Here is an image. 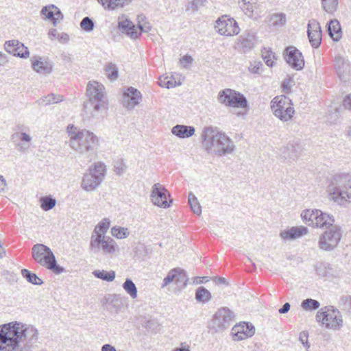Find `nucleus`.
Wrapping results in <instances>:
<instances>
[{"instance_id": "1", "label": "nucleus", "mask_w": 351, "mask_h": 351, "mask_svg": "<svg viewBox=\"0 0 351 351\" xmlns=\"http://www.w3.org/2000/svg\"><path fill=\"white\" fill-rule=\"evenodd\" d=\"M38 338L34 325L17 321L0 325V351H32Z\"/></svg>"}, {"instance_id": "2", "label": "nucleus", "mask_w": 351, "mask_h": 351, "mask_svg": "<svg viewBox=\"0 0 351 351\" xmlns=\"http://www.w3.org/2000/svg\"><path fill=\"white\" fill-rule=\"evenodd\" d=\"M202 143L208 153L218 156L232 154L236 148L234 141L219 128L205 126L201 133Z\"/></svg>"}, {"instance_id": "3", "label": "nucleus", "mask_w": 351, "mask_h": 351, "mask_svg": "<svg viewBox=\"0 0 351 351\" xmlns=\"http://www.w3.org/2000/svg\"><path fill=\"white\" fill-rule=\"evenodd\" d=\"M66 131V145L76 153L86 154L89 160H92V155L96 153L99 146V138L93 132L80 129L73 125H69Z\"/></svg>"}, {"instance_id": "4", "label": "nucleus", "mask_w": 351, "mask_h": 351, "mask_svg": "<svg viewBox=\"0 0 351 351\" xmlns=\"http://www.w3.org/2000/svg\"><path fill=\"white\" fill-rule=\"evenodd\" d=\"M88 101L84 112L88 118H98L106 112L108 101L104 85L97 81H90L86 86Z\"/></svg>"}, {"instance_id": "5", "label": "nucleus", "mask_w": 351, "mask_h": 351, "mask_svg": "<svg viewBox=\"0 0 351 351\" xmlns=\"http://www.w3.org/2000/svg\"><path fill=\"white\" fill-rule=\"evenodd\" d=\"M326 192L330 200L339 205L351 202V177L347 174H336L329 180Z\"/></svg>"}, {"instance_id": "6", "label": "nucleus", "mask_w": 351, "mask_h": 351, "mask_svg": "<svg viewBox=\"0 0 351 351\" xmlns=\"http://www.w3.org/2000/svg\"><path fill=\"white\" fill-rule=\"evenodd\" d=\"M32 256L36 263L56 274H60L64 271V268L57 264L52 250L44 244L34 245L32 248Z\"/></svg>"}, {"instance_id": "7", "label": "nucleus", "mask_w": 351, "mask_h": 351, "mask_svg": "<svg viewBox=\"0 0 351 351\" xmlns=\"http://www.w3.org/2000/svg\"><path fill=\"white\" fill-rule=\"evenodd\" d=\"M300 216L304 223L316 228H328L335 222L332 215L319 209L304 210Z\"/></svg>"}, {"instance_id": "8", "label": "nucleus", "mask_w": 351, "mask_h": 351, "mask_svg": "<svg viewBox=\"0 0 351 351\" xmlns=\"http://www.w3.org/2000/svg\"><path fill=\"white\" fill-rule=\"evenodd\" d=\"M89 248L94 254L101 253L106 256H114L119 252V245L109 236L91 234Z\"/></svg>"}, {"instance_id": "9", "label": "nucleus", "mask_w": 351, "mask_h": 351, "mask_svg": "<svg viewBox=\"0 0 351 351\" xmlns=\"http://www.w3.org/2000/svg\"><path fill=\"white\" fill-rule=\"evenodd\" d=\"M291 100L285 95L275 97L271 101L274 114L282 121H290L295 113Z\"/></svg>"}, {"instance_id": "10", "label": "nucleus", "mask_w": 351, "mask_h": 351, "mask_svg": "<svg viewBox=\"0 0 351 351\" xmlns=\"http://www.w3.org/2000/svg\"><path fill=\"white\" fill-rule=\"evenodd\" d=\"M316 319L327 328L339 330L343 325L340 311L332 306L321 308L316 315Z\"/></svg>"}, {"instance_id": "11", "label": "nucleus", "mask_w": 351, "mask_h": 351, "mask_svg": "<svg viewBox=\"0 0 351 351\" xmlns=\"http://www.w3.org/2000/svg\"><path fill=\"white\" fill-rule=\"evenodd\" d=\"M218 101L226 107L247 108V101L245 97L234 90L226 88L220 90L217 95Z\"/></svg>"}, {"instance_id": "12", "label": "nucleus", "mask_w": 351, "mask_h": 351, "mask_svg": "<svg viewBox=\"0 0 351 351\" xmlns=\"http://www.w3.org/2000/svg\"><path fill=\"white\" fill-rule=\"evenodd\" d=\"M234 319V313L226 307H221L213 315L209 328L215 332H221L230 327Z\"/></svg>"}, {"instance_id": "13", "label": "nucleus", "mask_w": 351, "mask_h": 351, "mask_svg": "<svg viewBox=\"0 0 351 351\" xmlns=\"http://www.w3.org/2000/svg\"><path fill=\"white\" fill-rule=\"evenodd\" d=\"M319 237V247L323 250L330 251L335 248L342 237V230L339 226L332 225Z\"/></svg>"}, {"instance_id": "14", "label": "nucleus", "mask_w": 351, "mask_h": 351, "mask_svg": "<svg viewBox=\"0 0 351 351\" xmlns=\"http://www.w3.org/2000/svg\"><path fill=\"white\" fill-rule=\"evenodd\" d=\"M214 28L219 34L224 36H234L240 32L237 22L227 15L219 17L215 21Z\"/></svg>"}, {"instance_id": "15", "label": "nucleus", "mask_w": 351, "mask_h": 351, "mask_svg": "<svg viewBox=\"0 0 351 351\" xmlns=\"http://www.w3.org/2000/svg\"><path fill=\"white\" fill-rule=\"evenodd\" d=\"M170 196L169 191L165 187L160 183L154 184L152 187L151 201L155 205L160 208H169L170 204L167 198Z\"/></svg>"}, {"instance_id": "16", "label": "nucleus", "mask_w": 351, "mask_h": 351, "mask_svg": "<svg viewBox=\"0 0 351 351\" xmlns=\"http://www.w3.org/2000/svg\"><path fill=\"white\" fill-rule=\"evenodd\" d=\"M238 3L243 13L250 18H260L264 10L262 5L256 0H238Z\"/></svg>"}, {"instance_id": "17", "label": "nucleus", "mask_w": 351, "mask_h": 351, "mask_svg": "<svg viewBox=\"0 0 351 351\" xmlns=\"http://www.w3.org/2000/svg\"><path fill=\"white\" fill-rule=\"evenodd\" d=\"M286 62L294 69L300 71L304 66V60L302 53L293 46L285 49Z\"/></svg>"}, {"instance_id": "18", "label": "nucleus", "mask_w": 351, "mask_h": 351, "mask_svg": "<svg viewBox=\"0 0 351 351\" xmlns=\"http://www.w3.org/2000/svg\"><path fill=\"white\" fill-rule=\"evenodd\" d=\"M142 100V94L134 87H128L123 93L122 104L123 107L128 110L133 109L138 105Z\"/></svg>"}, {"instance_id": "19", "label": "nucleus", "mask_w": 351, "mask_h": 351, "mask_svg": "<svg viewBox=\"0 0 351 351\" xmlns=\"http://www.w3.org/2000/svg\"><path fill=\"white\" fill-rule=\"evenodd\" d=\"M255 333V328L250 323L241 322L232 328V334L234 341H241L252 337Z\"/></svg>"}, {"instance_id": "20", "label": "nucleus", "mask_w": 351, "mask_h": 351, "mask_svg": "<svg viewBox=\"0 0 351 351\" xmlns=\"http://www.w3.org/2000/svg\"><path fill=\"white\" fill-rule=\"evenodd\" d=\"M187 276L183 270L179 268L171 269L163 279L161 288H164L174 282L178 287H184L186 285Z\"/></svg>"}, {"instance_id": "21", "label": "nucleus", "mask_w": 351, "mask_h": 351, "mask_svg": "<svg viewBox=\"0 0 351 351\" xmlns=\"http://www.w3.org/2000/svg\"><path fill=\"white\" fill-rule=\"evenodd\" d=\"M4 48L7 52L14 56L27 58L29 56V52L27 47L18 40L6 41Z\"/></svg>"}, {"instance_id": "22", "label": "nucleus", "mask_w": 351, "mask_h": 351, "mask_svg": "<svg viewBox=\"0 0 351 351\" xmlns=\"http://www.w3.org/2000/svg\"><path fill=\"white\" fill-rule=\"evenodd\" d=\"M335 68L338 77L342 82L350 80L351 77V65L347 59L337 57L335 62Z\"/></svg>"}, {"instance_id": "23", "label": "nucleus", "mask_w": 351, "mask_h": 351, "mask_svg": "<svg viewBox=\"0 0 351 351\" xmlns=\"http://www.w3.org/2000/svg\"><path fill=\"white\" fill-rule=\"evenodd\" d=\"M31 62L32 69L38 73L48 75L52 72V62L45 57L33 56Z\"/></svg>"}, {"instance_id": "24", "label": "nucleus", "mask_w": 351, "mask_h": 351, "mask_svg": "<svg viewBox=\"0 0 351 351\" xmlns=\"http://www.w3.org/2000/svg\"><path fill=\"white\" fill-rule=\"evenodd\" d=\"M118 27L122 33L126 34L132 39H136L141 35V31H139L138 27L124 16L119 17Z\"/></svg>"}, {"instance_id": "25", "label": "nucleus", "mask_w": 351, "mask_h": 351, "mask_svg": "<svg viewBox=\"0 0 351 351\" xmlns=\"http://www.w3.org/2000/svg\"><path fill=\"white\" fill-rule=\"evenodd\" d=\"M308 37L311 45L317 48L322 41V31L319 23L316 20H311L308 24Z\"/></svg>"}, {"instance_id": "26", "label": "nucleus", "mask_w": 351, "mask_h": 351, "mask_svg": "<svg viewBox=\"0 0 351 351\" xmlns=\"http://www.w3.org/2000/svg\"><path fill=\"white\" fill-rule=\"evenodd\" d=\"M308 230L306 227L300 226L292 227L290 229L280 232V237L283 240H293L307 234Z\"/></svg>"}, {"instance_id": "27", "label": "nucleus", "mask_w": 351, "mask_h": 351, "mask_svg": "<svg viewBox=\"0 0 351 351\" xmlns=\"http://www.w3.org/2000/svg\"><path fill=\"white\" fill-rule=\"evenodd\" d=\"M255 43V36L254 34L247 33L241 36L236 42V47L245 53L251 50Z\"/></svg>"}, {"instance_id": "28", "label": "nucleus", "mask_w": 351, "mask_h": 351, "mask_svg": "<svg viewBox=\"0 0 351 351\" xmlns=\"http://www.w3.org/2000/svg\"><path fill=\"white\" fill-rule=\"evenodd\" d=\"M101 184V182L87 172L84 174L80 186L85 191L91 192L97 189Z\"/></svg>"}, {"instance_id": "29", "label": "nucleus", "mask_w": 351, "mask_h": 351, "mask_svg": "<svg viewBox=\"0 0 351 351\" xmlns=\"http://www.w3.org/2000/svg\"><path fill=\"white\" fill-rule=\"evenodd\" d=\"M171 132L180 138H187L195 134V129L193 126L178 124L171 128Z\"/></svg>"}, {"instance_id": "30", "label": "nucleus", "mask_w": 351, "mask_h": 351, "mask_svg": "<svg viewBox=\"0 0 351 351\" xmlns=\"http://www.w3.org/2000/svg\"><path fill=\"white\" fill-rule=\"evenodd\" d=\"M106 171V165L103 162L98 161L89 167L88 172L102 182L105 178Z\"/></svg>"}, {"instance_id": "31", "label": "nucleus", "mask_w": 351, "mask_h": 351, "mask_svg": "<svg viewBox=\"0 0 351 351\" xmlns=\"http://www.w3.org/2000/svg\"><path fill=\"white\" fill-rule=\"evenodd\" d=\"M41 13L45 15L46 18L51 20L53 25H56L57 21L62 18L60 10L54 5L44 7L41 10Z\"/></svg>"}, {"instance_id": "32", "label": "nucleus", "mask_w": 351, "mask_h": 351, "mask_svg": "<svg viewBox=\"0 0 351 351\" xmlns=\"http://www.w3.org/2000/svg\"><path fill=\"white\" fill-rule=\"evenodd\" d=\"M282 154L283 158L289 162L295 161L300 156V148L298 145L289 143L283 148Z\"/></svg>"}, {"instance_id": "33", "label": "nucleus", "mask_w": 351, "mask_h": 351, "mask_svg": "<svg viewBox=\"0 0 351 351\" xmlns=\"http://www.w3.org/2000/svg\"><path fill=\"white\" fill-rule=\"evenodd\" d=\"M105 9L116 10L129 4L132 0H98Z\"/></svg>"}, {"instance_id": "34", "label": "nucleus", "mask_w": 351, "mask_h": 351, "mask_svg": "<svg viewBox=\"0 0 351 351\" xmlns=\"http://www.w3.org/2000/svg\"><path fill=\"white\" fill-rule=\"evenodd\" d=\"M328 34L334 40H339L341 38V29L339 22L335 19L331 20L328 24Z\"/></svg>"}, {"instance_id": "35", "label": "nucleus", "mask_w": 351, "mask_h": 351, "mask_svg": "<svg viewBox=\"0 0 351 351\" xmlns=\"http://www.w3.org/2000/svg\"><path fill=\"white\" fill-rule=\"evenodd\" d=\"M195 300L203 304L207 303L211 300V293L204 287H199L195 292Z\"/></svg>"}, {"instance_id": "36", "label": "nucleus", "mask_w": 351, "mask_h": 351, "mask_svg": "<svg viewBox=\"0 0 351 351\" xmlns=\"http://www.w3.org/2000/svg\"><path fill=\"white\" fill-rule=\"evenodd\" d=\"M122 287L124 291L130 296L132 299H136L137 298V288L130 278H126Z\"/></svg>"}, {"instance_id": "37", "label": "nucleus", "mask_w": 351, "mask_h": 351, "mask_svg": "<svg viewBox=\"0 0 351 351\" xmlns=\"http://www.w3.org/2000/svg\"><path fill=\"white\" fill-rule=\"evenodd\" d=\"M110 225V221L108 218L103 219L95 228L92 234L106 236Z\"/></svg>"}, {"instance_id": "38", "label": "nucleus", "mask_w": 351, "mask_h": 351, "mask_svg": "<svg viewBox=\"0 0 351 351\" xmlns=\"http://www.w3.org/2000/svg\"><path fill=\"white\" fill-rule=\"evenodd\" d=\"M93 274L95 277L107 282L113 281L116 276L115 271L112 270L110 271H106L105 270H95L93 271Z\"/></svg>"}, {"instance_id": "39", "label": "nucleus", "mask_w": 351, "mask_h": 351, "mask_svg": "<svg viewBox=\"0 0 351 351\" xmlns=\"http://www.w3.org/2000/svg\"><path fill=\"white\" fill-rule=\"evenodd\" d=\"M158 84L161 87L167 88H174L177 86H180L181 83H178L172 77L162 75L158 78Z\"/></svg>"}, {"instance_id": "40", "label": "nucleus", "mask_w": 351, "mask_h": 351, "mask_svg": "<svg viewBox=\"0 0 351 351\" xmlns=\"http://www.w3.org/2000/svg\"><path fill=\"white\" fill-rule=\"evenodd\" d=\"M21 274L23 277L27 280V282L33 285H40L43 282V280L39 277H38L36 274L32 273L26 269H23L21 270Z\"/></svg>"}, {"instance_id": "41", "label": "nucleus", "mask_w": 351, "mask_h": 351, "mask_svg": "<svg viewBox=\"0 0 351 351\" xmlns=\"http://www.w3.org/2000/svg\"><path fill=\"white\" fill-rule=\"evenodd\" d=\"M111 234L114 237L118 239H123L130 235V231L127 228L114 226L111 228Z\"/></svg>"}, {"instance_id": "42", "label": "nucleus", "mask_w": 351, "mask_h": 351, "mask_svg": "<svg viewBox=\"0 0 351 351\" xmlns=\"http://www.w3.org/2000/svg\"><path fill=\"white\" fill-rule=\"evenodd\" d=\"M207 0H192L190 1L186 7V11H191V12H197L201 8L206 6Z\"/></svg>"}, {"instance_id": "43", "label": "nucleus", "mask_w": 351, "mask_h": 351, "mask_svg": "<svg viewBox=\"0 0 351 351\" xmlns=\"http://www.w3.org/2000/svg\"><path fill=\"white\" fill-rule=\"evenodd\" d=\"M188 201L193 212L197 215H200L202 213V207L195 195L192 193H190L189 194Z\"/></svg>"}, {"instance_id": "44", "label": "nucleus", "mask_w": 351, "mask_h": 351, "mask_svg": "<svg viewBox=\"0 0 351 351\" xmlns=\"http://www.w3.org/2000/svg\"><path fill=\"white\" fill-rule=\"evenodd\" d=\"M40 208L45 211L52 209L56 204V200L51 197L45 196L40 198Z\"/></svg>"}, {"instance_id": "45", "label": "nucleus", "mask_w": 351, "mask_h": 351, "mask_svg": "<svg viewBox=\"0 0 351 351\" xmlns=\"http://www.w3.org/2000/svg\"><path fill=\"white\" fill-rule=\"evenodd\" d=\"M49 37L51 40L57 39L60 42L66 43L69 40V36L66 33L59 34L56 29H51L48 33Z\"/></svg>"}, {"instance_id": "46", "label": "nucleus", "mask_w": 351, "mask_h": 351, "mask_svg": "<svg viewBox=\"0 0 351 351\" xmlns=\"http://www.w3.org/2000/svg\"><path fill=\"white\" fill-rule=\"evenodd\" d=\"M262 57L268 66L272 67L274 65L275 55L270 49H264L262 51Z\"/></svg>"}, {"instance_id": "47", "label": "nucleus", "mask_w": 351, "mask_h": 351, "mask_svg": "<svg viewBox=\"0 0 351 351\" xmlns=\"http://www.w3.org/2000/svg\"><path fill=\"white\" fill-rule=\"evenodd\" d=\"M12 140L14 143L19 142H32L30 135L23 132H16L12 135Z\"/></svg>"}, {"instance_id": "48", "label": "nucleus", "mask_w": 351, "mask_h": 351, "mask_svg": "<svg viewBox=\"0 0 351 351\" xmlns=\"http://www.w3.org/2000/svg\"><path fill=\"white\" fill-rule=\"evenodd\" d=\"M322 5L326 12L332 13L337 8L338 0H322Z\"/></svg>"}, {"instance_id": "49", "label": "nucleus", "mask_w": 351, "mask_h": 351, "mask_svg": "<svg viewBox=\"0 0 351 351\" xmlns=\"http://www.w3.org/2000/svg\"><path fill=\"white\" fill-rule=\"evenodd\" d=\"M319 302L313 299H306L302 301L301 306L306 311L317 309L319 307Z\"/></svg>"}, {"instance_id": "50", "label": "nucleus", "mask_w": 351, "mask_h": 351, "mask_svg": "<svg viewBox=\"0 0 351 351\" xmlns=\"http://www.w3.org/2000/svg\"><path fill=\"white\" fill-rule=\"evenodd\" d=\"M270 21L274 26H282L286 23V15L283 13L274 14L271 16Z\"/></svg>"}, {"instance_id": "51", "label": "nucleus", "mask_w": 351, "mask_h": 351, "mask_svg": "<svg viewBox=\"0 0 351 351\" xmlns=\"http://www.w3.org/2000/svg\"><path fill=\"white\" fill-rule=\"evenodd\" d=\"M106 71L110 80H114L117 78L118 69L115 64L112 63L108 64L106 67Z\"/></svg>"}, {"instance_id": "52", "label": "nucleus", "mask_w": 351, "mask_h": 351, "mask_svg": "<svg viewBox=\"0 0 351 351\" xmlns=\"http://www.w3.org/2000/svg\"><path fill=\"white\" fill-rule=\"evenodd\" d=\"M80 27L84 31L90 32L93 30L94 23L91 19H90L88 16H86L82 20L80 23Z\"/></svg>"}, {"instance_id": "53", "label": "nucleus", "mask_w": 351, "mask_h": 351, "mask_svg": "<svg viewBox=\"0 0 351 351\" xmlns=\"http://www.w3.org/2000/svg\"><path fill=\"white\" fill-rule=\"evenodd\" d=\"M62 100V97L61 95H56L54 94L48 95L47 97L43 99V102L45 105H49L51 104H56Z\"/></svg>"}, {"instance_id": "54", "label": "nucleus", "mask_w": 351, "mask_h": 351, "mask_svg": "<svg viewBox=\"0 0 351 351\" xmlns=\"http://www.w3.org/2000/svg\"><path fill=\"white\" fill-rule=\"evenodd\" d=\"M262 65L261 62L254 61L251 62L248 67L249 71L252 73L258 74L261 72Z\"/></svg>"}, {"instance_id": "55", "label": "nucleus", "mask_w": 351, "mask_h": 351, "mask_svg": "<svg viewBox=\"0 0 351 351\" xmlns=\"http://www.w3.org/2000/svg\"><path fill=\"white\" fill-rule=\"evenodd\" d=\"M17 150L21 153H26L30 147L31 142H19L14 143Z\"/></svg>"}, {"instance_id": "56", "label": "nucleus", "mask_w": 351, "mask_h": 351, "mask_svg": "<svg viewBox=\"0 0 351 351\" xmlns=\"http://www.w3.org/2000/svg\"><path fill=\"white\" fill-rule=\"evenodd\" d=\"M293 85V80L289 77L287 79H285L282 82V91L285 93H288L291 90V88Z\"/></svg>"}, {"instance_id": "57", "label": "nucleus", "mask_w": 351, "mask_h": 351, "mask_svg": "<svg viewBox=\"0 0 351 351\" xmlns=\"http://www.w3.org/2000/svg\"><path fill=\"white\" fill-rule=\"evenodd\" d=\"M193 59L191 56L186 55L180 60V63L184 68H189L190 64L193 62Z\"/></svg>"}, {"instance_id": "58", "label": "nucleus", "mask_w": 351, "mask_h": 351, "mask_svg": "<svg viewBox=\"0 0 351 351\" xmlns=\"http://www.w3.org/2000/svg\"><path fill=\"white\" fill-rule=\"evenodd\" d=\"M139 31H141V34L142 32H148L151 29V26L148 23H144L143 24L140 23L137 25Z\"/></svg>"}, {"instance_id": "59", "label": "nucleus", "mask_w": 351, "mask_h": 351, "mask_svg": "<svg viewBox=\"0 0 351 351\" xmlns=\"http://www.w3.org/2000/svg\"><path fill=\"white\" fill-rule=\"evenodd\" d=\"M300 341L306 348H309V345L308 344V335L306 332L300 333Z\"/></svg>"}, {"instance_id": "60", "label": "nucleus", "mask_w": 351, "mask_h": 351, "mask_svg": "<svg viewBox=\"0 0 351 351\" xmlns=\"http://www.w3.org/2000/svg\"><path fill=\"white\" fill-rule=\"evenodd\" d=\"M343 106L345 108L351 111V93L345 97L343 100Z\"/></svg>"}, {"instance_id": "61", "label": "nucleus", "mask_w": 351, "mask_h": 351, "mask_svg": "<svg viewBox=\"0 0 351 351\" xmlns=\"http://www.w3.org/2000/svg\"><path fill=\"white\" fill-rule=\"evenodd\" d=\"M7 183L3 176L0 175V193L5 191Z\"/></svg>"}, {"instance_id": "62", "label": "nucleus", "mask_w": 351, "mask_h": 351, "mask_svg": "<svg viewBox=\"0 0 351 351\" xmlns=\"http://www.w3.org/2000/svg\"><path fill=\"white\" fill-rule=\"evenodd\" d=\"M173 351H191V350L189 345L182 343L180 347L174 349Z\"/></svg>"}, {"instance_id": "63", "label": "nucleus", "mask_w": 351, "mask_h": 351, "mask_svg": "<svg viewBox=\"0 0 351 351\" xmlns=\"http://www.w3.org/2000/svg\"><path fill=\"white\" fill-rule=\"evenodd\" d=\"M290 304L288 302H286L282 308H280L279 310H278V312L280 313V314H285L286 313H287L289 309H290Z\"/></svg>"}, {"instance_id": "64", "label": "nucleus", "mask_w": 351, "mask_h": 351, "mask_svg": "<svg viewBox=\"0 0 351 351\" xmlns=\"http://www.w3.org/2000/svg\"><path fill=\"white\" fill-rule=\"evenodd\" d=\"M101 351H117L115 348L110 344H104L101 349Z\"/></svg>"}]
</instances>
